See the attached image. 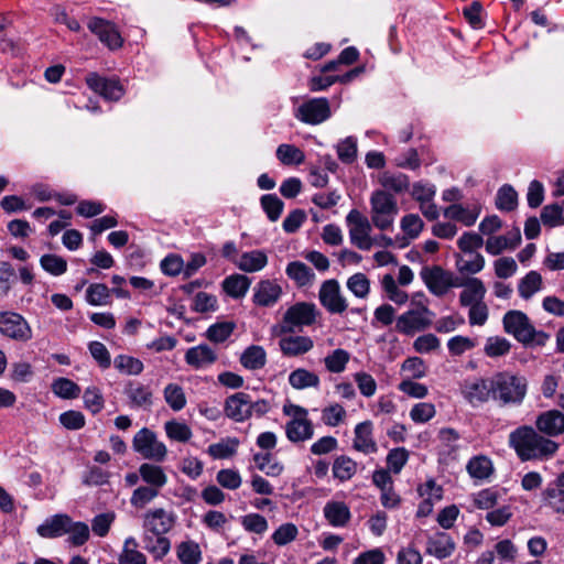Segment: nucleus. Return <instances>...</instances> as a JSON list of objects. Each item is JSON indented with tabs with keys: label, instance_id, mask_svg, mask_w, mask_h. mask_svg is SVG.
<instances>
[{
	"label": "nucleus",
	"instance_id": "f257e3e1",
	"mask_svg": "<svg viewBox=\"0 0 564 564\" xmlns=\"http://www.w3.org/2000/svg\"><path fill=\"white\" fill-rule=\"evenodd\" d=\"M509 445L523 462L545 459L553 456L558 445L541 434L532 426L522 425L509 434Z\"/></svg>",
	"mask_w": 564,
	"mask_h": 564
},
{
	"label": "nucleus",
	"instance_id": "f03ea898",
	"mask_svg": "<svg viewBox=\"0 0 564 564\" xmlns=\"http://www.w3.org/2000/svg\"><path fill=\"white\" fill-rule=\"evenodd\" d=\"M434 313L429 308L423 294L411 300L410 307L395 319V330L405 336H414L427 329L433 322Z\"/></svg>",
	"mask_w": 564,
	"mask_h": 564
},
{
	"label": "nucleus",
	"instance_id": "7ed1b4c3",
	"mask_svg": "<svg viewBox=\"0 0 564 564\" xmlns=\"http://www.w3.org/2000/svg\"><path fill=\"white\" fill-rule=\"evenodd\" d=\"M492 400L500 405H520L527 394L528 382L522 376L499 372L491 377Z\"/></svg>",
	"mask_w": 564,
	"mask_h": 564
},
{
	"label": "nucleus",
	"instance_id": "20e7f679",
	"mask_svg": "<svg viewBox=\"0 0 564 564\" xmlns=\"http://www.w3.org/2000/svg\"><path fill=\"white\" fill-rule=\"evenodd\" d=\"M502 323L505 332L512 335L518 341L524 345L533 343L544 345L549 339L545 333L534 328L529 317L521 311L507 312Z\"/></svg>",
	"mask_w": 564,
	"mask_h": 564
},
{
	"label": "nucleus",
	"instance_id": "39448f33",
	"mask_svg": "<svg viewBox=\"0 0 564 564\" xmlns=\"http://www.w3.org/2000/svg\"><path fill=\"white\" fill-rule=\"evenodd\" d=\"M369 202L372 225L380 230L392 227L399 213L394 195L387 191H373Z\"/></svg>",
	"mask_w": 564,
	"mask_h": 564
},
{
	"label": "nucleus",
	"instance_id": "423d86ee",
	"mask_svg": "<svg viewBox=\"0 0 564 564\" xmlns=\"http://www.w3.org/2000/svg\"><path fill=\"white\" fill-rule=\"evenodd\" d=\"M132 448L147 460L163 463L167 457L166 445L148 427H143L135 433L132 440Z\"/></svg>",
	"mask_w": 564,
	"mask_h": 564
},
{
	"label": "nucleus",
	"instance_id": "0eeeda50",
	"mask_svg": "<svg viewBox=\"0 0 564 564\" xmlns=\"http://www.w3.org/2000/svg\"><path fill=\"white\" fill-rule=\"evenodd\" d=\"M420 274L427 290L435 296H443L451 289L460 285L458 283L459 276L440 265L425 267Z\"/></svg>",
	"mask_w": 564,
	"mask_h": 564
},
{
	"label": "nucleus",
	"instance_id": "6e6552de",
	"mask_svg": "<svg viewBox=\"0 0 564 564\" xmlns=\"http://www.w3.org/2000/svg\"><path fill=\"white\" fill-rule=\"evenodd\" d=\"M346 223L349 228L350 242L360 250H370L375 246L371 238V224L358 209H351L346 216Z\"/></svg>",
	"mask_w": 564,
	"mask_h": 564
},
{
	"label": "nucleus",
	"instance_id": "1a4fd4ad",
	"mask_svg": "<svg viewBox=\"0 0 564 564\" xmlns=\"http://www.w3.org/2000/svg\"><path fill=\"white\" fill-rule=\"evenodd\" d=\"M294 116L307 124H319L330 118L332 111L326 98H312L300 105Z\"/></svg>",
	"mask_w": 564,
	"mask_h": 564
},
{
	"label": "nucleus",
	"instance_id": "9d476101",
	"mask_svg": "<svg viewBox=\"0 0 564 564\" xmlns=\"http://www.w3.org/2000/svg\"><path fill=\"white\" fill-rule=\"evenodd\" d=\"M0 333L14 340L28 341L32 330L25 318L14 312H0Z\"/></svg>",
	"mask_w": 564,
	"mask_h": 564
},
{
	"label": "nucleus",
	"instance_id": "9b49d317",
	"mask_svg": "<svg viewBox=\"0 0 564 564\" xmlns=\"http://www.w3.org/2000/svg\"><path fill=\"white\" fill-rule=\"evenodd\" d=\"M316 310L314 304L296 303L284 314L283 328L288 332H294L297 327L310 326L315 322Z\"/></svg>",
	"mask_w": 564,
	"mask_h": 564
},
{
	"label": "nucleus",
	"instance_id": "f8f14e48",
	"mask_svg": "<svg viewBox=\"0 0 564 564\" xmlns=\"http://www.w3.org/2000/svg\"><path fill=\"white\" fill-rule=\"evenodd\" d=\"M86 84L105 100L117 101L123 96V88L117 78H106L97 73H90L86 77Z\"/></svg>",
	"mask_w": 564,
	"mask_h": 564
},
{
	"label": "nucleus",
	"instance_id": "ddd939ff",
	"mask_svg": "<svg viewBox=\"0 0 564 564\" xmlns=\"http://www.w3.org/2000/svg\"><path fill=\"white\" fill-rule=\"evenodd\" d=\"M176 517L163 508L149 510L143 516V528L153 535H165L175 524Z\"/></svg>",
	"mask_w": 564,
	"mask_h": 564
},
{
	"label": "nucleus",
	"instance_id": "4468645a",
	"mask_svg": "<svg viewBox=\"0 0 564 564\" xmlns=\"http://www.w3.org/2000/svg\"><path fill=\"white\" fill-rule=\"evenodd\" d=\"M318 297L322 305L333 314H341L347 308L346 299L340 294V288L336 280L323 282Z\"/></svg>",
	"mask_w": 564,
	"mask_h": 564
},
{
	"label": "nucleus",
	"instance_id": "2eb2a0df",
	"mask_svg": "<svg viewBox=\"0 0 564 564\" xmlns=\"http://www.w3.org/2000/svg\"><path fill=\"white\" fill-rule=\"evenodd\" d=\"M225 415L237 423H242L251 417L250 394L236 392L226 398L224 403Z\"/></svg>",
	"mask_w": 564,
	"mask_h": 564
},
{
	"label": "nucleus",
	"instance_id": "dca6fc26",
	"mask_svg": "<svg viewBox=\"0 0 564 564\" xmlns=\"http://www.w3.org/2000/svg\"><path fill=\"white\" fill-rule=\"evenodd\" d=\"M87 26L110 50L121 47L123 40L113 23L101 18H93Z\"/></svg>",
	"mask_w": 564,
	"mask_h": 564
},
{
	"label": "nucleus",
	"instance_id": "f3484780",
	"mask_svg": "<svg viewBox=\"0 0 564 564\" xmlns=\"http://www.w3.org/2000/svg\"><path fill=\"white\" fill-rule=\"evenodd\" d=\"M455 550V541L444 531H436L427 536L425 550L427 555L434 556L437 560H445L451 557Z\"/></svg>",
	"mask_w": 564,
	"mask_h": 564
},
{
	"label": "nucleus",
	"instance_id": "a211bd4d",
	"mask_svg": "<svg viewBox=\"0 0 564 564\" xmlns=\"http://www.w3.org/2000/svg\"><path fill=\"white\" fill-rule=\"evenodd\" d=\"M458 288H463L459 294V303L462 306H469L473 304L484 302L486 295V286L478 278H458Z\"/></svg>",
	"mask_w": 564,
	"mask_h": 564
},
{
	"label": "nucleus",
	"instance_id": "6ab92c4d",
	"mask_svg": "<svg viewBox=\"0 0 564 564\" xmlns=\"http://www.w3.org/2000/svg\"><path fill=\"white\" fill-rule=\"evenodd\" d=\"M491 378L490 379H475L466 381L463 387L464 398L474 406L487 402L492 399L491 390Z\"/></svg>",
	"mask_w": 564,
	"mask_h": 564
},
{
	"label": "nucleus",
	"instance_id": "aec40b11",
	"mask_svg": "<svg viewBox=\"0 0 564 564\" xmlns=\"http://www.w3.org/2000/svg\"><path fill=\"white\" fill-rule=\"evenodd\" d=\"M323 514L328 524L334 528H344L351 519L350 509L344 501H327L323 508Z\"/></svg>",
	"mask_w": 564,
	"mask_h": 564
},
{
	"label": "nucleus",
	"instance_id": "412c9836",
	"mask_svg": "<svg viewBox=\"0 0 564 564\" xmlns=\"http://www.w3.org/2000/svg\"><path fill=\"white\" fill-rule=\"evenodd\" d=\"M279 347L286 357L302 356L314 347V341L308 336H284L279 340Z\"/></svg>",
	"mask_w": 564,
	"mask_h": 564
},
{
	"label": "nucleus",
	"instance_id": "4be33fe9",
	"mask_svg": "<svg viewBox=\"0 0 564 564\" xmlns=\"http://www.w3.org/2000/svg\"><path fill=\"white\" fill-rule=\"evenodd\" d=\"M541 433L556 436L564 433V414L558 410H550L541 413L535 421Z\"/></svg>",
	"mask_w": 564,
	"mask_h": 564
},
{
	"label": "nucleus",
	"instance_id": "5701e85b",
	"mask_svg": "<svg viewBox=\"0 0 564 564\" xmlns=\"http://www.w3.org/2000/svg\"><path fill=\"white\" fill-rule=\"evenodd\" d=\"M68 524L69 516L58 513L45 519L44 522L36 528V532L41 538L56 539L66 534Z\"/></svg>",
	"mask_w": 564,
	"mask_h": 564
},
{
	"label": "nucleus",
	"instance_id": "b1692460",
	"mask_svg": "<svg viewBox=\"0 0 564 564\" xmlns=\"http://www.w3.org/2000/svg\"><path fill=\"white\" fill-rule=\"evenodd\" d=\"M354 448L366 455L378 451L377 443L372 437V423L365 421L358 423L355 427Z\"/></svg>",
	"mask_w": 564,
	"mask_h": 564
},
{
	"label": "nucleus",
	"instance_id": "393cba45",
	"mask_svg": "<svg viewBox=\"0 0 564 564\" xmlns=\"http://www.w3.org/2000/svg\"><path fill=\"white\" fill-rule=\"evenodd\" d=\"M281 294L282 289L278 283L262 280L254 289L253 301L259 306H272L278 302Z\"/></svg>",
	"mask_w": 564,
	"mask_h": 564
},
{
	"label": "nucleus",
	"instance_id": "a878e982",
	"mask_svg": "<svg viewBox=\"0 0 564 564\" xmlns=\"http://www.w3.org/2000/svg\"><path fill=\"white\" fill-rule=\"evenodd\" d=\"M217 360V355L208 345L191 347L185 354V361L195 369H204Z\"/></svg>",
	"mask_w": 564,
	"mask_h": 564
},
{
	"label": "nucleus",
	"instance_id": "bb28decb",
	"mask_svg": "<svg viewBox=\"0 0 564 564\" xmlns=\"http://www.w3.org/2000/svg\"><path fill=\"white\" fill-rule=\"evenodd\" d=\"M268 264V256L265 251L256 249L243 252L236 261V267L247 273L261 271Z\"/></svg>",
	"mask_w": 564,
	"mask_h": 564
},
{
	"label": "nucleus",
	"instance_id": "cd10ccee",
	"mask_svg": "<svg viewBox=\"0 0 564 564\" xmlns=\"http://www.w3.org/2000/svg\"><path fill=\"white\" fill-rule=\"evenodd\" d=\"M285 435L292 443L311 440L314 435L313 423L308 419L290 420L285 424Z\"/></svg>",
	"mask_w": 564,
	"mask_h": 564
},
{
	"label": "nucleus",
	"instance_id": "c85d7f7f",
	"mask_svg": "<svg viewBox=\"0 0 564 564\" xmlns=\"http://www.w3.org/2000/svg\"><path fill=\"white\" fill-rule=\"evenodd\" d=\"M141 480L155 489L161 490L167 484V475L162 466L153 463H142L139 466Z\"/></svg>",
	"mask_w": 564,
	"mask_h": 564
},
{
	"label": "nucleus",
	"instance_id": "c756f323",
	"mask_svg": "<svg viewBox=\"0 0 564 564\" xmlns=\"http://www.w3.org/2000/svg\"><path fill=\"white\" fill-rule=\"evenodd\" d=\"M124 393L133 408L148 409L153 403L151 389L139 382H129Z\"/></svg>",
	"mask_w": 564,
	"mask_h": 564
},
{
	"label": "nucleus",
	"instance_id": "7c9ffc66",
	"mask_svg": "<svg viewBox=\"0 0 564 564\" xmlns=\"http://www.w3.org/2000/svg\"><path fill=\"white\" fill-rule=\"evenodd\" d=\"M289 384L295 390L318 389L321 379L317 373L306 368H296L288 378Z\"/></svg>",
	"mask_w": 564,
	"mask_h": 564
},
{
	"label": "nucleus",
	"instance_id": "2f4dec72",
	"mask_svg": "<svg viewBox=\"0 0 564 564\" xmlns=\"http://www.w3.org/2000/svg\"><path fill=\"white\" fill-rule=\"evenodd\" d=\"M424 223L417 214H406L401 218L400 228L405 237L400 239L399 247L404 248L410 240L416 239L423 230Z\"/></svg>",
	"mask_w": 564,
	"mask_h": 564
},
{
	"label": "nucleus",
	"instance_id": "473e14b6",
	"mask_svg": "<svg viewBox=\"0 0 564 564\" xmlns=\"http://www.w3.org/2000/svg\"><path fill=\"white\" fill-rule=\"evenodd\" d=\"M285 273L297 286H310L315 280L314 271L301 261L290 262L286 265Z\"/></svg>",
	"mask_w": 564,
	"mask_h": 564
},
{
	"label": "nucleus",
	"instance_id": "72a5a7b5",
	"mask_svg": "<svg viewBox=\"0 0 564 564\" xmlns=\"http://www.w3.org/2000/svg\"><path fill=\"white\" fill-rule=\"evenodd\" d=\"M379 183L382 186L381 191H387L390 194H402L410 187V180L403 173L383 172L379 177Z\"/></svg>",
	"mask_w": 564,
	"mask_h": 564
},
{
	"label": "nucleus",
	"instance_id": "f704fd0d",
	"mask_svg": "<svg viewBox=\"0 0 564 564\" xmlns=\"http://www.w3.org/2000/svg\"><path fill=\"white\" fill-rule=\"evenodd\" d=\"M240 364L248 370H259L267 364V352L263 347L251 345L241 354Z\"/></svg>",
	"mask_w": 564,
	"mask_h": 564
},
{
	"label": "nucleus",
	"instance_id": "c9c22d12",
	"mask_svg": "<svg viewBox=\"0 0 564 564\" xmlns=\"http://www.w3.org/2000/svg\"><path fill=\"white\" fill-rule=\"evenodd\" d=\"M521 241L520 232L517 230L511 237L490 236L486 241V251L492 256L500 254L507 249H514Z\"/></svg>",
	"mask_w": 564,
	"mask_h": 564
},
{
	"label": "nucleus",
	"instance_id": "e433bc0d",
	"mask_svg": "<svg viewBox=\"0 0 564 564\" xmlns=\"http://www.w3.org/2000/svg\"><path fill=\"white\" fill-rule=\"evenodd\" d=\"M250 284L251 281L247 275L236 273L223 281V289L229 296L240 299L247 294Z\"/></svg>",
	"mask_w": 564,
	"mask_h": 564
},
{
	"label": "nucleus",
	"instance_id": "4c0bfd02",
	"mask_svg": "<svg viewBox=\"0 0 564 564\" xmlns=\"http://www.w3.org/2000/svg\"><path fill=\"white\" fill-rule=\"evenodd\" d=\"M479 214L480 210L477 207L469 209L459 204H453L444 210L446 218L459 221L468 227L476 223Z\"/></svg>",
	"mask_w": 564,
	"mask_h": 564
},
{
	"label": "nucleus",
	"instance_id": "58836bf2",
	"mask_svg": "<svg viewBox=\"0 0 564 564\" xmlns=\"http://www.w3.org/2000/svg\"><path fill=\"white\" fill-rule=\"evenodd\" d=\"M485 267V258L478 252L457 256L456 268L460 273L477 274Z\"/></svg>",
	"mask_w": 564,
	"mask_h": 564
},
{
	"label": "nucleus",
	"instance_id": "ea45409f",
	"mask_svg": "<svg viewBox=\"0 0 564 564\" xmlns=\"http://www.w3.org/2000/svg\"><path fill=\"white\" fill-rule=\"evenodd\" d=\"M542 501L554 512L564 514V488L553 481L542 492Z\"/></svg>",
	"mask_w": 564,
	"mask_h": 564
},
{
	"label": "nucleus",
	"instance_id": "a19ab883",
	"mask_svg": "<svg viewBox=\"0 0 564 564\" xmlns=\"http://www.w3.org/2000/svg\"><path fill=\"white\" fill-rule=\"evenodd\" d=\"M239 440L237 437H226L218 443L212 444L207 448V453L214 459H225L237 453Z\"/></svg>",
	"mask_w": 564,
	"mask_h": 564
},
{
	"label": "nucleus",
	"instance_id": "79ce46f5",
	"mask_svg": "<svg viewBox=\"0 0 564 564\" xmlns=\"http://www.w3.org/2000/svg\"><path fill=\"white\" fill-rule=\"evenodd\" d=\"M542 276L538 271L528 272L518 283L519 295L524 299H531L542 289Z\"/></svg>",
	"mask_w": 564,
	"mask_h": 564
},
{
	"label": "nucleus",
	"instance_id": "37998d69",
	"mask_svg": "<svg viewBox=\"0 0 564 564\" xmlns=\"http://www.w3.org/2000/svg\"><path fill=\"white\" fill-rule=\"evenodd\" d=\"M276 158L283 165H300L305 160L304 152L289 143H282L276 149Z\"/></svg>",
	"mask_w": 564,
	"mask_h": 564
},
{
	"label": "nucleus",
	"instance_id": "c03bdc74",
	"mask_svg": "<svg viewBox=\"0 0 564 564\" xmlns=\"http://www.w3.org/2000/svg\"><path fill=\"white\" fill-rule=\"evenodd\" d=\"M349 360L350 354L343 348H337L324 358V365L327 371L341 373L345 371Z\"/></svg>",
	"mask_w": 564,
	"mask_h": 564
},
{
	"label": "nucleus",
	"instance_id": "a18cd8bd",
	"mask_svg": "<svg viewBox=\"0 0 564 564\" xmlns=\"http://www.w3.org/2000/svg\"><path fill=\"white\" fill-rule=\"evenodd\" d=\"M113 366L120 373L127 376H138L144 369V365L139 358L129 355H118L113 360Z\"/></svg>",
	"mask_w": 564,
	"mask_h": 564
},
{
	"label": "nucleus",
	"instance_id": "49530a36",
	"mask_svg": "<svg viewBox=\"0 0 564 564\" xmlns=\"http://www.w3.org/2000/svg\"><path fill=\"white\" fill-rule=\"evenodd\" d=\"M66 534H68L67 542L70 545L82 546L89 540L90 531L88 524L80 521L75 522L69 517Z\"/></svg>",
	"mask_w": 564,
	"mask_h": 564
},
{
	"label": "nucleus",
	"instance_id": "de8ad7c7",
	"mask_svg": "<svg viewBox=\"0 0 564 564\" xmlns=\"http://www.w3.org/2000/svg\"><path fill=\"white\" fill-rule=\"evenodd\" d=\"M336 153L344 164H351L356 161L358 154L357 138L349 135L336 144Z\"/></svg>",
	"mask_w": 564,
	"mask_h": 564
},
{
	"label": "nucleus",
	"instance_id": "09e8293b",
	"mask_svg": "<svg viewBox=\"0 0 564 564\" xmlns=\"http://www.w3.org/2000/svg\"><path fill=\"white\" fill-rule=\"evenodd\" d=\"M177 557L182 564H198L202 561V551L198 543L185 541L177 545Z\"/></svg>",
	"mask_w": 564,
	"mask_h": 564
},
{
	"label": "nucleus",
	"instance_id": "8fccbe9b",
	"mask_svg": "<svg viewBox=\"0 0 564 564\" xmlns=\"http://www.w3.org/2000/svg\"><path fill=\"white\" fill-rule=\"evenodd\" d=\"M163 397L169 406L178 412L186 405V397L181 386L176 383H169L163 390Z\"/></svg>",
	"mask_w": 564,
	"mask_h": 564
},
{
	"label": "nucleus",
	"instance_id": "3c124183",
	"mask_svg": "<svg viewBox=\"0 0 564 564\" xmlns=\"http://www.w3.org/2000/svg\"><path fill=\"white\" fill-rule=\"evenodd\" d=\"M160 491L148 485L139 486L133 490L130 503L135 509H143L159 496Z\"/></svg>",
	"mask_w": 564,
	"mask_h": 564
},
{
	"label": "nucleus",
	"instance_id": "603ef678",
	"mask_svg": "<svg viewBox=\"0 0 564 564\" xmlns=\"http://www.w3.org/2000/svg\"><path fill=\"white\" fill-rule=\"evenodd\" d=\"M467 471L475 479H486L492 473V463L486 456L473 457L467 464Z\"/></svg>",
	"mask_w": 564,
	"mask_h": 564
},
{
	"label": "nucleus",
	"instance_id": "864d4df0",
	"mask_svg": "<svg viewBox=\"0 0 564 564\" xmlns=\"http://www.w3.org/2000/svg\"><path fill=\"white\" fill-rule=\"evenodd\" d=\"M253 460L259 470L271 477H278L283 471V465L274 460L269 453H257Z\"/></svg>",
	"mask_w": 564,
	"mask_h": 564
},
{
	"label": "nucleus",
	"instance_id": "5fc2aeb1",
	"mask_svg": "<svg viewBox=\"0 0 564 564\" xmlns=\"http://www.w3.org/2000/svg\"><path fill=\"white\" fill-rule=\"evenodd\" d=\"M518 194L511 185H503L498 189L496 206L499 210L511 212L517 207Z\"/></svg>",
	"mask_w": 564,
	"mask_h": 564
},
{
	"label": "nucleus",
	"instance_id": "6e6d98bb",
	"mask_svg": "<svg viewBox=\"0 0 564 564\" xmlns=\"http://www.w3.org/2000/svg\"><path fill=\"white\" fill-rule=\"evenodd\" d=\"M511 343L500 336L488 337L484 347L485 354L490 358H497L509 354Z\"/></svg>",
	"mask_w": 564,
	"mask_h": 564
},
{
	"label": "nucleus",
	"instance_id": "4d7b16f0",
	"mask_svg": "<svg viewBox=\"0 0 564 564\" xmlns=\"http://www.w3.org/2000/svg\"><path fill=\"white\" fill-rule=\"evenodd\" d=\"M147 550L155 560H162L171 549V543L164 535H154L144 538Z\"/></svg>",
	"mask_w": 564,
	"mask_h": 564
},
{
	"label": "nucleus",
	"instance_id": "13d9d810",
	"mask_svg": "<svg viewBox=\"0 0 564 564\" xmlns=\"http://www.w3.org/2000/svg\"><path fill=\"white\" fill-rule=\"evenodd\" d=\"M357 470V464L349 457L340 456L335 459L333 475L340 481L350 479Z\"/></svg>",
	"mask_w": 564,
	"mask_h": 564
},
{
	"label": "nucleus",
	"instance_id": "bf43d9fd",
	"mask_svg": "<svg viewBox=\"0 0 564 564\" xmlns=\"http://www.w3.org/2000/svg\"><path fill=\"white\" fill-rule=\"evenodd\" d=\"M164 430L171 440L182 443L189 441L193 435L191 427L186 423L175 420L167 421L164 424Z\"/></svg>",
	"mask_w": 564,
	"mask_h": 564
},
{
	"label": "nucleus",
	"instance_id": "052dcab7",
	"mask_svg": "<svg viewBox=\"0 0 564 564\" xmlns=\"http://www.w3.org/2000/svg\"><path fill=\"white\" fill-rule=\"evenodd\" d=\"M52 391L62 399H75L80 394V388L67 378H58L52 383Z\"/></svg>",
	"mask_w": 564,
	"mask_h": 564
},
{
	"label": "nucleus",
	"instance_id": "680f3d73",
	"mask_svg": "<svg viewBox=\"0 0 564 564\" xmlns=\"http://www.w3.org/2000/svg\"><path fill=\"white\" fill-rule=\"evenodd\" d=\"M40 264L44 271L55 276L64 274L67 270L66 260L57 254H43Z\"/></svg>",
	"mask_w": 564,
	"mask_h": 564
},
{
	"label": "nucleus",
	"instance_id": "e2e57ef3",
	"mask_svg": "<svg viewBox=\"0 0 564 564\" xmlns=\"http://www.w3.org/2000/svg\"><path fill=\"white\" fill-rule=\"evenodd\" d=\"M110 291L106 284L93 283L86 291V300L90 305L101 306L108 303Z\"/></svg>",
	"mask_w": 564,
	"mask_h": 564
},
{
	"label": "nucleus",
	"instance_id": "0e129e2a",
	"mask_svg": "<svg viewBox=\"0 0 564 564\" xmlns=\"http://www.w3.org/2000/svg\"><path fill=\"white\" fill-rule=\"evenodd\" d=\"M261 206L271 221H276L282 212L284 204L274 194H265L261 197Z\"/></svg>",
	"mask_w": 564,
	"mask_h": 564
},
{
	"label": "nucleus",
	"instance_id": "69168bd1",
	"mask_svg": "<svg viewBox=\"0 0 564 564\" xmlns=\"http://www.w3.org/2000/svg\"><path fill=\"white\" fill-rule=\"evenodd\" d=\"M438 438L441 442L440 453L442 455H452L457 449V441L459 434L457 431L451 427L441 429L438 432Z\"/></svg>",
	"mask_w": 564,
	"mask_h": 564
},
{
	"label": "nucleus",
	"instance_id": "338daca9",
	"mask_svg": "<svg viewBox=\"0 0 564 564\" xmlns=\"http://www.w3.org/2000/svg\"><path fill=\"white\" fill-rule=\"evenodd\" d=\"M347 288L355 296L365 299L370 291V281L364 273H355L347 280Z\"/></svg>",
	"mask_w": 564,
	"mask_h": 564
},
{
	"label": "nucleus",
	"instance_id": "774afa93",
	"mask_svg": "<svg viewBox=\"0 0 564 564\" xmlns=\"http://www.w3.org/2000/svg\"><path fill=\"white\" fill-rule=\"evenodd\" d=\"M435 194L436 187L432 183L420 181L412 185L411 195L419 204L434 200Z\"/></svg>",
	"mask_w": 564,
	"mask_h": 564
}]
</instances>
